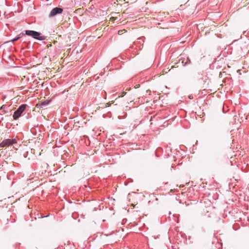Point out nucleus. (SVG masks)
Wrapping results in <instances>:
<instances>
[{
    "mask_svg": "<svg viewBox=\"0 0 249 249\" xmlns=\"http://www.w3.org/2000/svg\"><path fill=\"white\" fill-rule=\"evenodd\" d=\"M24 35L32 36L34 39L38 40H44L46 38V36H42L41 33L33 30H25L24 31Z\"/></svg>",
    "mask_w": 249,
    "mask_h": 249,
    "instance_id": "nucleus-1",
    "label": "nucleus"
},
{
    "mask_svg": "<svg viewBox=\"0 0 249 249\" xmlns=\"http://www.w3.org/2000/svg\"><path fill=\"white\" fill-rule=\"evenodd\" d=\"M27 105L22 104L14 112L13 115V119L15 120H17L21 116V114L25 110L27 107Z\"/></svg>",
    "mask_w": 249,
    "mask_h": 249,
    "instance_id": "nucleus-2",
    "label": "nucleus"
},
{
    "mask_svg": "<svg viewBox=\"0 0 249 249\" xmlns=\"http://www.w3.org/2000/svg\"><path fill=\"white\" fill-rule=\"evenodd\" d=\"M16 143H17V140L16 139H4L0 143V147H8Z\"/></svg>",
    "mask_w": 249,
    "mask_h": 249,
    "instance_id": "nucleus-3",
    "label": "nucleus"
},
{
    "mask_svg": "<svg viewBox=\"0 0 249 249\" xmlns=\"http://www.w3.org/2000/svg\"><path fill=\"white\" fill-rule=\"evenodd\" d=\"M63 11V9L59 7H56L53 8L49 15V18H53L57 15L61 14Z\"/></svg>",
    "mask_w": 249,
    "mask_h": 249,
    "instance_id": "nucleus-4",
    "label": "nucleus"
},
{
    "mask_svg": "<svg viewBox=\"0 0 249 249\" xmlns=\"http://www.w3.org/2000/svg\"><path fill=\"white\" fill-rule=\"evenodd\" d=\"M51 99H48L39 102L36 106V107L43 109L51 102Z\"/></svg>",
    "mask_w": 249,
    "mask_h": 249,
    "instance_id": "nucleus-5",
    "label": "nucleus"
},
{
    "mask_svg": "<svg viewBox=\"0 0 249 249\" xmlns=\"http://www.w3.org/2000/svg\"><path fill=\"white\" fill-rule=\"evenodd\" d=\"M23 36H24V32H22L20 33L18 36L16 37L14 39L12 40V42L16 41L18 40L19 38H21Z\"/></svg>",
    "mask_w": 249,
    "mask_h": 249,
    "instance_id": "nucleus-6",
    "label": "nucleus"
},
{
    "mask_svg": "<svg viewBox=\"0 0 249 249\" xmlns=\"http://www.w3.org/2000/svg\"><path fill=\"white\" fill-rule=\"evenodd\" d=\"M182 63H183V66H185L191 63V60L189 57H187L186 61L185 63H184L183 61H182Z\"/></svg>",
    "mask_w": 249,
    "mask_h": 249,
    "instance_id": "nucleus-7",
    "label": "nucleus"
},
{
    "mask_svg": "<svg viewBox=\"0 0 249 249\" xmlns=\"http://www.w3.org/2000/svg\"><path fill=\"white\" fill-rule=\"evenodd\" d=\"M188 98L190 99H192L194 98V96H193V94H190L189 96H188Z\"/></svg>",
    "mask_w": 249,
    "mask_h": 249,
    "instance_id": "nucleus-8",
    "label": "nucleus"
},
{
    "mask_svg": "<svg viewBox=\"0 0 249 249\" xmlns=\"http://www.w3.org/2000/svg\"><path fill=\"white\" fill-rule=\"evenodd\" d=\"M6 106L5 105H3L1 107L0 109H4L6 107Z\"/></svg>",
    "mask_w": 249,
    "mask_h": 249,
    "instance_id": "nucleus-9",
    "label": "nucleus"
},
{
    "mask_svg": "<svg viewBox=\"0 0 249 249\" xmlns=\"http://www.w3.org/2000/svg\"><path fill=\"white\" fill-rule=\"evenodd\" d=\"M120 93L124 94V93H126V92H125V91H122V92H121Z\"/></svg>",
    "mask_w": 249,
    "mask_h": 249,
    "instance_id": "nucleus-10",
    "label": "nucleus"
},
{
    "mask_svg": "<svg viewBox=\"0 0 249 249\" xmlns=\"http://www.w3.org/2000/svg\"><path fill=\"white\" fill-rule=\"evenodd\" d=\"M5 98H6V96H3V98H2L3 100H4L5 99Z\"/></svg>",
    "mask_w": 249,
    "mask_h": 249,
    "instance_id": "nucleus-11",
    "label": "nucleus"
},
{
    "mask_svg": "<svg viewBox=\"0 0 249 249\" xmlns=\"http://www.w3.org/2000/svg\"><path fill=\"white\" fill-rule=\"evenodd\" d=\"M120 33H121V32H120V31H119V32H118V34H120Z\"/></svg>",
    "mask_w": 249,
    "mask_h": 249,
    "instance_id": "nucleus-12",
    "label": "nucleus"
},
{
    "mask_svg": "<svg viewBox=\"0 0 249 249\" xmlns=\"http://www.w3.org/2000/svg\"><path fill=\"white\" fill-rule=\"evenodd\" d=\"M120 33H121V32H120V31H119V32H118V34H120Z\"/></svg>",
    "mask_w": 249,
    "mask_h": 249,
    "instance_id": "nucleus-13",
    "label": "nucleus"
}]
</instances>
